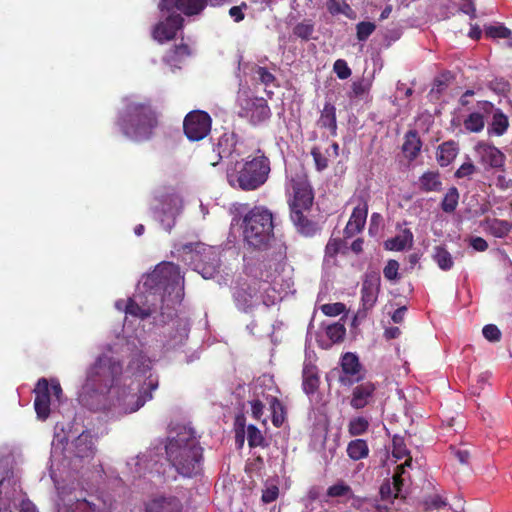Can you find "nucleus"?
Masks as SVG:
<instances>
[{"label": "nucleus", "instance_id": "nucleus-31", "mask_svg": "<svg viewBox=\"0 0 512 512\" xmlns=\"http://www.w3.org/2000/svg\"><path fill=\"white\" fill-rule=\"evenodd\" d=\"M413 243V234L409 229H405L401 235H397L385 242V248L391 251H402Z\"/></svg>", "mask_w": 512, "mask_h": 512}, {"label": "nucleus", "instance_id": "nucleus-50", "mask_svg": "<svg viewBox=\"0 0 512 512\" xmlns=\"http://www.w3.org/2000/svg\"><path fill=\"white\" fill-rule=\"evenodd\" d=\"M477 167L473 164V162L469 159L467 162H464L454 173V177L457 179L462 178H471V176L476 173Z\"/></svg>", "mask_w": 512, "mask_h": 512}, {"label": "nucleus", "instance_id": "nucleus-13", "mask_svg": "<svg viewBox=\"0 0 512 512\" xmlns=\"http://www.w3.org/2000/svg\"><path fill=\"white\" fill-rule=\"evenodd\" d=\"M340 365L342 375L339 376L338 380L342 386L350 387L366 377V369L360 363L357 354H343Z\"/></svg>", "mask_w": 512, "mask_h": 512}, {"label": "nucleus", "instance_id": "nucleus-45", "mask_svg": "<svg viewBox=\"0 0 512 512\" xmlns=\"http://www.w3.org/2000/svg\"><path fill=\"white\" fill-rule=\"evenodd\" d=\"M371 88V83L364 78L354 81L351 86L349 98H360L367 94Z\"/></svg>", "mask_w": 512, "mask_h": 512}, {"label": "nucleus", "instance_id": "nucleus-15", "mask_svg": "<svg viewBox=\"0 0 512 512\" xmlns=\"http://www.w3.org/2000/svg\"><path fill=\"white\" fill-rule=\"evenodd\" d=\"M367 215L368 199L366 196L361 195L358 197V204L354 207L348 223L344 228V239L352 238L364 229Z\"/></svg>", "mask_w": 512, "mask_h": 512}, {"label": "nucleus", "instance_id": "nucleus-3", "mask_svg": "<svg viewBox=\"0 0 512 512\" xmlns=\"http://www.w3.org/2000/svg\"><path fill=\"white\" fill-rule=\"evenodd\" d=\"M158 124V112L149 101L128 103L117 121L123 134L135 141L151 139Z\"/></svg>", "mask_w": 512, "mask_h": 512}, {"label": "nucleus", "instance_id": "nucleus-58", "mask_svg": "<svg viewBox=\"0 0 512 512\" xmlns=\"http://www.w3.org/2000/svg\"><path fill=\"white\" fill-rule=\"evenodd\" d=\"M483 336L491 342H497L501 339V331L494 324H488L483 327Z\"/></svg>", "mask_w": 512, "mask_h": 512}, {"label": "nucleus", "instance_id": "nucleus-21", "mask_svg": "<svg viewBox=\"0 0 512 512\" xmlns=\"http://www.w3.org/2000/svg\"><path fill=\"white\" fill-rule=\"evenodd\" d=\"M320 385L318 367L310 359H306L302 370V389L308 396L314 395Z\"/></svg>", "mask_w": 512, "mask_h": 512}, {"label": "nucleus", "instance_id": "nucleus-61", "mask_svg": "<svg viewBox=\"0 0 512 512\" xmlns=\"http://www.w3.org/2000/svg\"><path fill=\"white\" fill-rule=\"evenodd\" d=\"M246 2H242L239 6H233L229 9V15L234 19L235 22H240L245 18L243 9H247Z\"/></svg>", "mask_w": 512, "mask_h": 512}, {"label": "nucleus", "instance_id": "nucleus-8", "mask_svg": "<svg viewBox=\"0 0 512 512\" xmlns=\"http://www.w3.org/2000/svg\"><path fill=\"white\" fill-rule=\"evenodd\" d=\"M288 192L290 213L294 211L309 212L313 205L314 194L308 180L304 177H293L289 181Z\"/></svg>", "mask_w": 512, "mask_h": 512}, {"label": "nucleus", "instance_id": "nucleus-19", "mask_svg": "<svg viewBox=\"0 0 512 512\" xmlns=\"http://www.w3.org/2000/svg\"><path fill=\"white\" fill-rule=\"evenodd\" d=\"M161 211L163 217L160 219L162 225L166 231H170L175 224V218L179 213L181 207V199L175 194H167L162 197L161 200Z\"/></svg>", "mask_w": 512, "mask_h": 512}, {"label": "nucleus", "instance_id": "nucleus-46", "mask_svg": "<svg viewBox=\"0 0 512 512\" xmlns=\"http://www.w3.org/2000/svg\"><path fill=\"white\" fill-rule=\"evenodd\" d=\"M376 25L369 21H361L356 25V36L359 41H366L375 31Z\"/></svg>", "mask_w": 512, "mask_h": 512}, {"label": "nucleus", "instance_id": "nucleus-30", "mask_svg": "<svg viewBox=\"0 0 512 512\" xmlns=\"http://www.w3.org/2000/svg\"><path fill=\"white\" fill-rule=\"evenodd\" d=\"M76 510L78 512H112L110 505L98 497L92 500H77Z\"/></svg>", "mask_w": 512, "mask_h": 512}, {"label": "nucleus", "instance_id": "nucleus-52", "mask_svg": "<svg viewBox=\"0 0 512 512\" xmlns=\"http://www.w3.org/2000/svg\"><path fill=\"white\" fill-rule=\"evenodd\" d=\"M333 70L337 77L341 80L347 79L351 76L352 71L344 59H338L334 62Z\"/></svg>", "mask_w": 512, "mask_h": 512}, {"label": "nucleus", "instance_id": "nucleus-62", "mask_svg": "<svg viewBox=\"0 0 512 512\" xmlns=\"http://www.w3.org/2000/svg\"><path fill=\"white\" fill-rule=\"evenodd\" d=\"M278 493L279 490L277 486L268 487L265 490H263L262 501L264 503H271L277 499Z\"/></svg>", "mask_w": 512, "mask_h": 512}, {"label": "nucleus", "instance_id": "nucleus-37", "mask_svg": "<svg viewBox=\"0 0 512 512\" xmlns=\"http://www.w3.org/2000/svg\"><path fill=\"white\" fill-rule=\"evenodd\" d=\"M124 311L127 315L139 318L146 319L151 316L152 311L150 308H144L140 306L136 301L132 298H129L125 304Z\"/></svg>", "mask_w": 512, "mask_h": 512}, {"label": "nucleus", "instance_id": "nucleus-32", "mask_svg": "<svg viewBox=\"0 0 512 512\" xmlns=\"http://www.w3.org/2000/svg\"><path fill=\"white\" fill-rule=\"evenodd\" d=\"M326 8L332 16L342 14L348 19L356 18V12L351 8L346 0H327Z\"/></svg>", "mask_w": 512, "mask_h": 512}, {"label": "nucleus", "instance_id": "nucleus-24", "mask_svg": "<svg viewBox=\"0 0 512 512\" xmlns=\"http://www.w3.org/2000/svg\"><path fill=\"white\" fill-rule=\"evenodd\" d=\"M375 390L376 387L372 382L357 385L352 391L350 405L355 409L364 408L369 403V399L373 396Z\"/></svg>", "mask_w": 512, "mask_h": 512}, {"label": "nucleus", "instance_id": "nucleus-48", "mask_svg": "<svg viewBox=\"0 0 512 512\" xmlns=\"http://www.w3.org/2000/svg\"><path fill=\"white\" fill-rule=\"evenodd\" d=\"M255 78L262 84L268 86L276 81L275 76L266 67L255 66L253 69Z\"/></svg>", "mask_w": 512, "mask_h": 512}, {"label": "nucleus", "instance_id": "nucleus-36", "mask_svg": "<svg viewBox=\"0 0 512 512\" xmlns=\"http://www.w3.org/2000/svg\"><path fill=\"white\" fill-rule=\"evenodd\" d=\"M433 259L435 260L439 268L444 271L450 270L454 265V261L451 254L442 246L435 247Z\"/></svg>", "mask_w": 512, "mask_h": 512}, {"label": "nucleus", "instance_id": "nucleus-53", "mask_svg": "<svg viewBox=\"0 0 512 512\" xmlns=\"http://www.w3.org/2000/svg\"><path fill=\"white\" fill-rule=\"evenodd\" d=\"M352 490L349 485L345 484L343 481L330 486L327 490V496L329 497H343L351 493Z\"/></svg>", "mask_w": 512, "mask_h": 512}, {"label": "nucleus", "instance_id": "nucleus-38", "mask_svg": "<svg viewBox=\"0 0 512 512\" xmlns=\"http://www.w3.org/2000/svg\"><path fill=\"white\" fill-rule=\"evenodd\" d=\"M485 126L484 117L478 112H473L464 120V127L467 131L479 133Z\"/></svg>", "mask_w": 512, "mask_h": 512}, {"label": "nucleus", "instance_id": "nucleus-29", "mask_svg": "<svg viewBox=\"0 0 512 512\" xmlns=\"http://www.w3.org/2000/svg\"><path fill=\"white\" fill-rule=\"evenodd\" d=\"M419 188L425 193L440 192L442 180L439 171H426L419 177Z\"/></svg>", "mask_w": 512, "mask_h": 512}, {"label": "nucleus", "instance_id": "nucleus-6", "mask_svg": "<svg viewBox=\"0 0 512 512\" xmlns=\"http://www.w3.org/2000/svg\"><path fill=\"white\" fill-rule=\"evenodd\" d=\"M144 285L151 290L163 291V302L179 304L184 296L183 278L179 266L172 262H162L148 274Z\"/></svg>", "mask_w": 512, "mask_h": 512}, {"label": "nucleus", "instance_id": "nucleus-42", "mask_svg": "<svg viewBox=\"0 0 512 512\" xmlns=\"http://www.w3.org/2000/svg\"><path fill=\"white\" fill-rule=\"evenodd\" d=\"M247 440L250 448L264 447L266 445L261 431L253 424L247 426Z\"/></svg>", "mask_w": 512, "mask_h": 512}, {"label": "nucleus", "instance_id": "nucleus-63", "mask_svg": "<svg viewBox=\"0 0 512 512\" xmlns=\"http://www.w3.org/2000/svg\"><path fill=\"white\" fill-rule=\"evenodd\" d=\"M235 300L243 306L249 305L252 295L247 293L244 289H238L234 293Z\"/></svg>", "mask_w": 512, "mask_h": 512}, {"label": "nucleus", "instance_id": "nucleus-11", "mask_svg": "<svg viewBox=\"0 0 512 512\" xmlns=\"http://www.w3.org/2000/svg\"><path fill=\"white\" fill-rule=\"evenodd\" d=\"M212 119L210 115L202 110L189 112L183 121V130L191 141L204 139L211 130Z\"/></svg>", "mask_w": 512, "mask_h": 512}, {"label": "nucleus", "instance_id": "nucleus-34", "mask_svg": "<svg viewBox=\"0 0 512 512\" xmlns=\"http://www.w3.org/2000/svg\"><path fill=\"white\" fill-rule=\"evenodd\" d=\"M459 198L458 189L455 186L450 187L442 199L441 209L445 213H453L458 206Z\"/></svg>", "mask_w": 512, "mask_h": 512}, {"label": "nucleus", "instance_id": "nucleus-27", "mask_svg": "<svg viewBox=\"0 0 512 512\" xmlns=\"http://www.w3.org/2000/svg\"><path fill=\"white\" fill-rule=\"evenodd\" d=\"M422 142L416 130H409L404 136L402 151L409 161L417 158L421 151Z\"/></svg>", "mask_w": 512, "mask_h": 512}, {"label": "nucleus", "instance_id": "nucleus-43", "mask_svg": "<svg viewBox=\"0 0 512 512\" xmlns=\"http://www.w3.org/2000/svg\"><path fill=\"white\" fill-rule=\"evenodd\" d=\"M345 334V326L340 322L330 324L326 328V335L331 340L332 343H338L342 341L344 339Z\"/></svg>", "mask_w": 512, "mask_h": 512}, {"label": "nucleus", "instance_id": "nucleus-1", "mask_svg": "<svg viewBox=\"0 0 512 512\" xmlns=\"http://www.w3.org/2000/svg\"><path fill=\"white\" fill-rule=\"evenodd\" d=\"M122 362L110 354H100L87 368L85 382L79 393V402L90 410L98 411L107 404L120 407L125 413L140 409L152 398L157 381H150L147 387L137 386L139 393L127 392L131 385L123 383Z\"/></svg>", "mask_w": 512, "mask_h": 512}, {"label": "nucleus", "instance_id": "nucleus-18", "mask_svg": "<svg viewBox=\"0 0 512 512\" xmlns=\"http://www.w3.org/2000/svg\"><path fill=\"white\" fill-rule=\"evenodd\" d=\"M34 393V407L37 416L39 419L45 420L50 415V389L48 381L45 378L38 380Z\"/></svg>", "mask_w": 512, "mask_h": 512}, {"label": "nucleus", "instance_id": "nucleus-28", "mask_svg": "<svg viewBox=\"0 0 512 512\" xmlns=\"http://www.w3.org/2000/svg\"><path fill=\"white\" fill-rule=\"evenodd\" d=\"M321 128L328 129L332 136L337 134L336 107L331 102H326L318 119Z\"/></svg>", "mask_w": 512, "mask_h": 512}, {"label": "nucleus", "instance_id": "nucleus-49", "mask_svg": "<svg viewBox=\"0 0 512 512\" xmlns=\"http://www.w3.org/2000/svg\"><path fill=\"white\" fill-rule=\"evenodd\" d=\"M369 423L364 417H357L349 423V433L353 436H358L366 432Z\"/></svg>", "mask_w": 512, "mask_h": 512}, {"label": "nucleus", "instance_id": "nucleus-12", "mask_svg": "<svg viewBox=\"0 0 512 512\" xmlns=\"http://www.w3.org/2000/svg\"><path fill=\"white\" fill-rule=\"evenodd\" d=\"M380 276L377 273L366 274L361 288V307L355 319H364L377 302L380 290Z\"/></svg>", "mask_w": 512, "mask_h": 512}, {"label": "nucleus", "instance_id": "nucleus-2", "mask_svg": "<svg viewBox=\"0 0 512 512\" xmlns=\"http://www.w3.org/2000/svg\"><path fill=\"white\" fill-rule=\"evenodd\" d=\"M165 450L168 461L183 477H193L201 471L203 448L193 429L183 427L169 437Z\"/></svg>", "mask_w": 512, "mask_h": 512}, {"label": "nucleus", "instance_id": "nucleus-5", "mask_svg": "<svg viewBox=\"0 0 512 512\" xmlns=\"http://www.w3.org/2000/svg\"><path fill=\"white\" fill-rule=\"evenodd\" d=\"M270 171L269 158L258 150L257 155L251 160L244 163L237 162L234 169L227 172V180L233 188L253 191L266 183Z\"/></svg>", "mask_w": 512, "mask_h": 512}, {"label": "nucleus", "instance_id": "nucleus-33", "mask_svg": "<svg viewBox=\"0 0 512 512\" xmlns=\"http://www.w3.org/2000/svg\"><path fill=\"white\" fill-rule=\"evenodd\" d=\"M512 229V223L507 220L494 218L487 221V231L496 238L506 237Z\"/></svg>", "mask_w": 512, "mask_h": 512}, {"label": "nucleus", "instance_id": "nucleus-4", "mask_svg": "<svg viewBox=\"0 0 512 512\" xmlns=\"http://www.w3.org/2000/svg\"><path fill=\"white\" fill-rule=\"evenodd\" d=\"M244 245L252 251H265L274 240L272 212L264 206H254L239 223Z\"/></svg>", "mask_w": 512, "mask_h": 512}, {"label": "nucleus", "instance_id": "nucleus-64", "mask_svg": "<svg viewBox=\"0 0 512 512\" xmlns=\"http://www.w3.org/2000/svg\"><path fill=\"white\" fill-rule=\"evenodd\" d=\"M472 248L479 252H484L488 249L487 241L482 237H474L470 241Z\"/></svg>", "mask_w": 512, "mask_h": 512}, {"label": "nucleus", "instance_id": "nucleus-60", "mask_svg": "<svg viewBox=\"0 0 512 512\" xmlns=\"http://www.w3.org/2000/svg\"><path fill=\"white\" fill-rule=\"evenodd\" d=\"M446 505H447V502L444 499H442V497L439 495L429 497V498L425 499V501H424L425 510L439 509Z\"/></svg>", "mask_w": 512, "mask_h": 512}, {"label": "nucleus", "instance_id": "nucleus-20", "mask_svg": "<svg viewBox=\"0 0 512 512\" xmlns=\"http://www.w3.org/2000/svg\"><path fill=\"white\" fill-rule=\"evenodd\" d=\"M481 109L486 113H490L493 111V117L488 127V133L494 134L496 136H502L509 127V120L507 115H505L498 108L494 109V105L488 101H484L482 103Z\"/></svg>", "mask_w": 512, "mask_h": 512}, {"label": "nucleus", "instance_id": "nucleus-59", "mask_svg": "<svg viewBox=\"0 0 512 512\" xmlns=\"http://www.w3.org/2000/svg\"><path fill=\"white\" fill-rule=\"evenodd\" d=\"M171 53L173 55L170 56V59L173 61H178L181 58L190 55V48L187 44H179L175 45L174 48L171 50Z\"/></svg>", "mask_w": 512, "mask_h": 512}, {"label": "nucleus", "instance_id": "nucleus-22", "mask_svg": "<svg viewBox=\"0 0 512 512\" xmlns=\"http://www.w3.org/2000/svg\"><path fill=\"white\" fill-rule=\"evenodd\" d=\"M72 454L75 459L80 461L92 459L95 454V447L92 436L87 432H82L72 442Z\"/></svg>", "mask_w": 512, "mask_h": 512}, {"label": "nucleus", "instance_id": "nucleus-16", "mask_svg": "<svg viewBox=\"0 0 512 512\" xmlns=\"http://www.w3.org/2000/svg\"><path fill=\"white\" fill-rule=\"evenodd\" d=\"M184 18L181 14L171 12L163 21L153 29V38L160 43L174 39L177 32L183 27Z\"/></svg>", "mask_w": 512, "mask_h": 512}, {"label": "nucleus", "instance_id": "nucleus-10", "mask_svg": "<svg viewBox=\"0 0 512 512\" xmlns=\"http://www.w3.org/2000/svg\"><path fill=\"white\" fill-rule=\"evenodd\" d=\"M167 313L165 312L164 305L161 307V322L164 324L171 321V326L167 328V332L165 335L169 338L168 342L172 346H177L183 344L189 335V324L186 319L179 318L177 316L176 310L174 307H169L167 304Z\"/></svg>", "mask_w": 512, "mask_h": 512}, {"label": "nucleus", "instance_id": "nucleus-17", "mask_svg": "<svg viewBox=\"0 0 512 512\" xmlns=\"http://www.w3.org/2000/svg\"><path fill=\"white\" fill-rule=\"evenodd\" d=\"M475 150L479 155L482 164L494 169H502L504 167L506 157L504 153L494 145L486 142H479L476 145Z\"/></svg>", "mask_w": 512, "mask_h": 512}, {"label": "nucleus", "instance_id": "nucleus-25", "mask_svg": "<svg viewBox=\"0 0 512 512\" xmlns=\"http://www.w3.org/2000/svg\"><path fill=\"white\" fill-rule=\"evenodd\" d=\"M290 218L296 230L305 237H312L319 231L317 222L309 219L305 212L294 211V213H290Z\"/></svg>", "mask_w": 512, "mask_h": 512}, {"label": "nucleus", "instance_id": "nucleus-51", "mask_svg": "<svg viewBox=\"0 0 512 512\" xmlns=\"http://www.w3.org/2000/svg\"><path fill=\"white\" fill-rule=\"evenodd\" d=\"M410 452L404 444L402 437L395 435L393 437V456L397 459H402L405 456H409Z\"/></svg>", "mask_w": 512, "mask_h": 512}, {"label": "nucleus", "instance_id": "nucleus-57", "mask_svg": "<svg viewBox=\"0 0 512 512\" xmlns=\"http://www.w3.org/2000/svg\"><path fill=\"white\" fill-rule=\"evenodd\" d=\"M311 155L318 171H323L328 167V159L322 154L318 147H313L311 149Z\"/></svg>", "mask_w": 512, "mask_h": 512}, {"label": "nucleus", "instance_id": "nucleus-41", "mask_svg": "<svg viewBox=\"0 0 512 512\" xmlns=\"http://www.w3.org/2000/svg\"><path fill=\"white\" fill-rule=\"evenodd\" d=\"M314 33V24L311 20H305L296 24L293 28V34L302 39L303 41H309Z\"/></svg>", "mask_w": 512, "mask_h": 512}, {"label": "nucleus", "instance_id": "nucleus-40", "mask_svg": "<svg viewBox=\"0 0 512 512\" xmlns=\"http://www.w3.org/2000/svg\"><path fill=\"white\" fill-rule=\"evenodd\" d=\"M234 143L230 141L229 138H220L219 142L216 146V151L218 154L217 160H212L210 163L212 166H215L220 159L229 158L233 153Z\"/></svg>", "mask_w": 512, "mask_h": 512}, {"label": "nucleus", "instance_id": "nucleus-55", "mask_svg": "<svg viewBox=\"0 0 512 512\" xmlns=\"http://www.w3.org/2000/svg\"><path fill=\"white\" fill-rule=\"evenodd\" d=\"M345 308L346 307L343 303L336 302V303H328V304L322 305L321 311L326 316L335 317V316L342 314L345 311Z\"/></svg>", "mask_w": 512, "mask_h": 512}, {"label": "nucleus", "instance_id": "nucleus-7", "mask_svg": "<svg viewBox=\"0 0 512 512\" xmlns=\"http://www.w3.org/2000/svg\"><path fill=\"white\" fill-rule=\"evenodd\" d=\"M151 369V360L147 357V354H134L133 357L129 360L126 369L123 370V383H127V385H131V389H127V392H135L139 393L137 390L138 384L140 387H147V384L152 381H157V379H152L151 375L148 379L142 381V377L146 375L148 371Z\"/></svg>", "mask_w": 512, "mask_h": 512}, {"label": "nucleus", "instance_id": "nucleus-35", "mask_svg": "<svg viewBox=\"0 0 512 512\" xmlns=\"http://www.w3.org/2000/svg\"><path fill=\"white\" fill-rule=\"evenodd\" d=\"M369 449L365 440L356 439L351 441L347 447L348 456L353 460H360L368 455Z\"/></svg>", "mask_w": 512, "mask_h": 512}, {"label": "nucleus", "instance_id": "nucleus-26", "mask_svg": "<svg viewBox=\"0 0 512 512\" xmlns=\"http://www.w3.org/2000/svg\"><path fill=\"white\" fill-rule=\"evenodd\" d=\"M459 153L458 143L449 140L440 144L436 152V160L441 167L450 165Z\"/></svg>", "mask_w": 512, "mask_h": 512}, {"label": "nucleus", "instance_id": "nucleus-9", "mask_svg": "<svg viewBox=\"0 0 512 512\" xmlns=\"http://www.w3.org/2000/svg\"><path fill=\"white\" fill-rule=\"evenodd\" d=\"M238 103V116L247 119L254 126L267 121L271 117L268 102L262 97H239Z\"/></svg>", "mask_w": 512, "mask_h": 512}, {"label": "nucleus", "instance_id": "nucleus-23", "mask_svg": "<svg viewBox=\"0 0 512 512\" xmlns=\"http://www.w3.org/2000/svg\"><path fill=\"white\" fill-rule=\"evenodd\" d=\"M182 503L175 496H161L153 499L146 507V512H181Z\"/></svg>", "mask_w": 512, "mask_h": 512}, {"label": "nucleus", "instance_id": "nucleus-39", "mask_svg": "<svg viewBox=\"0 0 512 512\" xmlns=\"http://www.w3.org/2000/svg\"><path fill=\"white\" fill-rule=\"evenodd\" d=\"M270 408L272 412V423L275 427H280L285 420V407L281 401L273 397L270 401Z\"/></svg>", "mask_w": 512, "mask_h": 512}, {"label": "nucleus", "instance_id": "nucleus-44", "mask_svg": "<svg viewBox=\"0 0 512 512\" xmlns=\"http://www.w3.org/2000/svg\"><path fill=\"white\" fill-rule=\"evenodd\" d=\"M346 246L344 239L330 238L325 247V256L328 258H336V256Z\"/></svg>", "mask_w": 512, "mask_h": 512}, {"label": "nucleus", "instance_id": "nucleus-54", "mask_svg": "<svg viewBox=\"0 0 512 512\" xmlns=\"http://www.w3.org/2000/svg\"><path fill=\"white\" fill-rule=\"evenodd\" d=\"M489 87L494 92L505 95L510 91V83L504 78H495L490 81Z\"/></svg>", "mask_w": 512, "mask_h": 512}, {"label": "nucleus", "instance_id": "nucleus-14", "mask_svg": "<svg viewBox=\"0 0 512 512\" xmlns=\"http://www.w3.org/2000/svg\"><path fill=\"white\" fill-rule=\"evenodd\" d=\"M210 0H160L159 9L164 12H176L185 16L201 14L208 6Z\"/></svg>", "mask_w": 512, "mask_h": 512}, {"label": "nucleus", "instance_id": "nucleus-47", "mask_svg": "<svg viewBox=\"0 0 512 512\" xmlns=\"http://www.w3.org/2000/svg\"><path fill=\"white\" fill-rule=\"evenodd\" d=\"M485 34L490 38H509L511 30L504 25H490L485 28Z\"/></svg>", "mask_w": 512, "mask_h": 512}, {"label": "nucleus", "instance_id": "nucleus-56", "mask_svg": "<svg viewBox=\"0 0 512 512\" xmlns=\"http://www.w3.org/2000/svg\"><path fill=\"white\" fill-rule=\"evenodd\" d=\"M398 270L399 263L396 260L390 259L383 269L384 277L390 281L396 280L399 278Z\"/></svg>", "mask_w": 512, "mask_h": 512}]
</instances>
